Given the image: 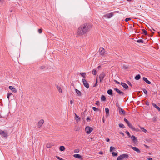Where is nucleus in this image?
Here are the masks:
<instances>
[{"mask_svg":"<svg viewBox=\"0 0 160 160\" xmlns=\"http://www.w3.org/2000/svg\"><path fill=\"white\" fill-rule=\"evenodd\" d=\"M92 26L88 24H84L78 28V34L79 35H83L88 32L90 30Z\"/></svg>","mask_w":160,"mask_h":160,"instance_id":"1","label":"nucleus"},{"mask_svg":"<svg viewBox=\"0 0 160 160\" xmlns=\"http://www.w3.org/2000/svg\"><path fill=\"white\" fill-rule=\"evenodd\" d=\"M129 156L127 154H123L119 156L117 158V160H122L124 158H127Z\"/></svg>","mask_w":160,"mask_h":160,"instance_id":"2","label":"nucleus"},{"mask_svg":"<svg viewBox=\"0 0 160 160\" xmlns=\"http://www.w3.org/2000/svg\"><path fill=\"white\" fill-rule=\"evenodd\" d=\"M99 52L100 54L102 56L104 55L105 53H106L104 49L103 48H100Z\"/></svg>","mask_w":160,"mask_h":160,"instance_id":"3","label":"nucleus"},{"mask_svg":"<svg viewBox=\"0 0 160 160\" xmlns=\"http://www.w3.org/2000/svg\"><path fill=\"white\" fill-rule=\"evenodd\" d=\"M93 130V128L91 127H86L85 128V131L88 134H90Z\"/></svg>","mask_w":160,"mask_h":160,"instance_id":"4","label":"nucleus"},{"mask_svg":"<svg viewBox=\"0 0 160 160\" xmlns=\"http://www.w3.org/2000/svg\"><path fill=\"white\" fill-rule=\"evenodd\" d=\"M105 76V73L103 72L102 73L100 74L99 76V78L101 82L103 80Z\"/></svg>","mask_w":160,"mask_h":160,"instance_id":"5","label":"nucleus"},{"mask_svg":"<svg viewBox=\"0 0 160 160\" xmlns=\"http://www.w3.org/2000/svg\"><path fill=\"white\" fill-rule=\"evenodd\" d=\"M118 110L119 112V113L120 114H122V115H125V111L122 109L121 108L118 107Z\"/></svg>","mask_w":160,"mask_h":160,"instance_id":"6","label":"nucleus"},{"mask_svg":"<svg viewBox=\"0 0 160 160\" xmlns=\"http://www.w3.org/2000/svg\"><path fill=\"white\" fill-rule=\"evenodd\" d=\"M82 81L84 86L87 88H88L89 87V84L87 82L86 80L84 79H82Z\"/></svg>","mask_w":160,"mask_h":160,"instance_id":"7","label":"nucleus"},{"mask_svg":"<svg viewBox=\"0 0 160 160\" xmlns=\"http://www.w3.org/2000/svg\"><path fill=\"white\" fill-rule=\"evenodd\" d=\"M44 122V120L43 119H41L40 120L38 124H37V126L38 128L41 127L43 124Z\"/></svg>","mask_w":160,"mask_h":160,"instance_id":"8","label":"nucleus"},{"mask_svg":"<svg viewBox=\"0 0 160 160\" xmlns=\"http://www.w3.org/2000/svg\"><path fill=\"white\" fill-rule=\"evenodd\" d=\"M114 90H115L120 95L123 96L124 94V93L123 92L121 91L120 90L117 88H114Z\"/></svg>","mask_w":160,"mask_h":160,"instance_id":"9","label":"nucleus"},{"mask_svg":"<svg viewBox=\"0 0 160 160\" xmlns=\"http://www.w3.org/2000/svg\"><path fill=\"white\" fill-rule=\"evenodd\" d=\"M131 139L132 140L133 142L135 144L138 141L137 138L135 136L132 135L131 137Z\"/></svg>","mask_w":160,"mask_h":160,"instance_id":"10","label":"nucleus"},{"mask_svg":"<svg viewBox=\"0 0 160 160\" xmlns=\"http://www.w3.org/2000/svg\"><path fill=\"white\" fill-rule=\"evenodd\" d=\"M113 15V14L112 13H108L105 15H104L103 16L105 18H111Z\"/></svg>","mask_w":160,"mask_h":160,"instance_id":"11","label":"nucleus"},{"mask_svg":"<svg viewBox=\"0 0 160 160\" xmlns=\"http://www.w3.org/2000/svg\"><path fill=\"white\" fill-rule=\"evenodd\" d=\"M9 89L11 90L12 92L15 93H16L17 92V89L14 87L12 86H9Z\"/></svg>","mask_w":160,"mask_h":160,"instance_id":"12","label":"nucleus"},{"mask_svg":"<svg viewBox=\"0 0 160 160\" xmlns=\"http://www.w3.org/2000/svg\"><path fill=\"white\" fill-rule=\"evenodd\" d=\"M121 84L125 89H127L128 88V86L125 83L121 82Z\"/></svg>","mask_w":160,"mask_h":160,"instance_id":"13","label":"nucleus"},{"mask_svg":"<svg viewBox=\"0 0 160 160\" xmlns=\"http://www.w3.org/2000/svg\"><path fill=\"white\" fill-rule=\"evenodd\" d=\"M131 148L134 151H136L138 153L140 152V151L137 147H133L132 146H131Z\"/></svg>","mask_w":160,"mask_h":160,"instance_id":"14","label":"nucleus"},{"mask_svg":"<svg viewBox=\"0 0 160 160\" xmlns=\"http://www.w3.org/2000/svg\"><path fill=\"white\" fill-rule=\"evenodd\" d=\"M75 91L76 93H77L78 95L79 96H81V92L79 90L76 89H75Z\"/></svg>","mask_w":160,"mask_h":160,"instance_id":"15","label":"nucleus"},{"mask_svg":"<svg viewBox=\"0 0 160 160\" xmlns=\"http://www.w3.org/2000/svg\"><path fill=\"white\" fill-rule=\"evenodd\" d=\"M143 81H145L148 84H151V82L148 80L147 78L144 77L143 78Z\"/></svg>","mask_w":160,"mask_h":160,"instance_id":"16","label":"nucleus"},{"mask_svg":"<svg viewBox=\"0 0 160 160\" xmlns=\"http://www.w3.org/2000/svg\"><path fill=\"white\" fill-rule=\"evenodd\" d=\"M56 87L59 92L61 93L62 92V89L58 85H56Z\"/></svg>","mask_w":160,"mask_h":160,"instance_id":"17","label":"nucleus"},{"mask_svg":"<svg viewBox=\"0 0 160 160\" xmlns=\"http://www.w3.org/2000/svg\"><path fill=\"white\" fill-rule=\"evenodd\" d=\"M75 119L77 122H78V121H80V119L78 115H77V114H76L75 113Z\"/></svg>","mask_w":160,"mask_h":160,"instance_id":"18","label":"nucleus"},{"mask_svg":"<svg viewBox=\"0 0 160 160\" xmlns=\"http://www.w3.org/2000/svg\"><path fill=\"white\" fill-rule=\"evenodd\" d=\"M4 137H8L7 133L5 132L4 131L2 132V134L1 135Z\"/></svg>","mask_w":160,"mask_h":160,"instance_id":"19","label":"nucleus"},{"mask_svg":"<svg viewBox=\"0 0 160 160\" xmlns=\"http://www.w3.org/2000/svg\"><path fill=\"white\" fill-rule=\"evenodd\" d=\"M105 112L106 113V114L108 116H109V110L108 108H105Z\"/></svg>","mask_w":160,"mask_h":160,"instance_id":"20","label":"nucleus"},{"mask_svg":"<svg viewBox=\"0 0 160 160\" xmlns=\"http://www.w3.org/2000/svg\"><path fill=\"white\" fill-rule=\"evenodd\" d=\"M129 128L131 129L132 130H133L134 129V127L131 123H130L128 125Z\"/></svg>","mask_w":160,"mask_h":160,"instance_id":"21","label":"nucleus"},{"mask_svg":"<svg viewBox=\"0 0 160 160\" xmlns=\"http://www.w3.org/2000/svg\"><path fill=\"white\" fill-rule=\"evenodd\" d=\"M73 156L75 158H81V156L79 154H74L73 155Z\"/></svg>","mask_w":160,"mask_h":160,"instance_id":"22","label":"nucleus"},{"mask_svg":"<svg viewBox=\"0 0 160 160\" xmlns=\"http://www.w3.org/2000/svg\"><path fill=\"white\" fill-rule=\"evenodd\" d=\"M65 149V147L64 146H61L59 148V150L60 151H64Z\"/></svg>","mask_w":160,"mask_h":160,"instance_id":"23","label":"nucleus"},{"mask_svg":"<svg viewBox=\"0 0 160 160\" xmlns=\"http://www.w3.org/2000/svg\"><path fill=\"white\" fill-rule=\"evenodd\" d=\"M141 76L139 74H138L135 77V79L136 80H138L140 78Z\"/></svg>","mask_w":160,"mask_h":160,"instance_id":"24","label":"nucleus"},{"mask_svg":"<svg viewBox=\"0 0 160 160\" xmlns=\"http://www.w3.org/2000/svg\"><path fill=\"white\" fill-rule=\"evenodd\" d=\"M139 127L140 128L142 131L145 132H147V130L145 129L143 127H141L139 125Z\"/></svg>","mask_w":160,"mask_h":160,"instance_id":"25","label":"nucleus"},{"mask_svg":"<svg viewBox=\"0 0 160 160\" xmlns=\"http://www.w3.org/2000/svg\"><path fill=\"white\" fill-rule=\"evenodd\" d=\"M108 93L110 95L112 94V90L111 89H109L107 91Z\"/></svg>","mask_w":160,"mask_h":160,"instance_id":"26","label":"nucleus"},{"mask_svg":"<svg viewBox=\"0 0 160 160\" xmlns=\"http://www.w3.org/2000/svg\"><path fill=\"white\" fill-rule=\"evenodd\" d=\"M101 99L102 101H104L106 99L104 95H102L101 97Z\"/></svg>","mask_w":160,"mask_h":160,"instance_id":"27","label":"nucleus"},{"mask_svg":"<svg viewBox=\"0 0 160 160\" xmlns=\"http://www.w3.org/2000/svg\"><path fill=\"white\" fill-rule=\"evenodd\" d=\"M137 42L138 43H143V42H144V41H143V40L142 39H140L138 40L137 41Z\"/></svg>","mask_w":160,"mask_h":160,"instance_id":"28","label":"nucleus"},{"mask_svg":"<svg viewBox=\"0 0 160 160\" xmlns=\"http://www.w3.org/2000/svg\"><path fill=\"white\" fill-rule=\"evenodd\" d=\"M119 126L120 128H125V127L124 126V125L122 124V123H119Z\"/></svg>","mask_w":160,"mask_h":160,"instance_id":"29","label":"nucleus"},{"mask_svg":"<svg viewBox=\"0 0 160 160\" xmlns=\"http://www.w3.org/2000/svg\"><path fill=\"white\" fill-rule=\"evenodd\" d=\"M92 73L94 75H96L97 73V72L96 70L95 69H93L92 71Z\"/></svg>","mask_w":160,"mask_h":160,"instance_id":"30","label":"nucleus"},{"mask_svg":"<svg viewBox=\"0 0 160 160\" xmlns=\"http://www.w3.org/2000/svg\"><path fill=\"white\" fill-rule=\"evenodd\" d=\"M124 121L126 123L127 125L129 124L130 122H129V121L126 118H124Z\"/></svg>","mask_w":160,"mask_h":160,"instance_id":"31","label":"nucleus"},{"mask_svg":"<svg viewBox=\"0 0 160 160\" xmlns=\"http://www.w3.org/2000/svg\"><path fill=\"white\" fill-rule=\"evenodd\" d=\"M114 149H115V148L111 146V147H110V152H111L112 151L114 150Z\"/></svg>","mask_w":160,"mask_h":160,"instance_id":"32","label":"nucleus"},{"mask_svg":"<svg viewBox=\"0 0 160 160\" xmlns=\"http://www.w3.org/2000/svg\"><path fill=\"white\" fill-rule=\"evenodd\" d=\"M112 155L113 156H117V155H118V154H117V152H112Z\"/></svg>","mask_w":160,"mask_h":160,"instance_id":"33","label":"nucleus"},{"mask_svg":"<svg viewBox=\"0 0 160 160\" xmlns=\"http://www.w3.org/2000/svg\"><path fill=\"white\" fill-rule=\"evenodd\" d=\"M80 75H81L84 78H85V76L86 75V73L83 72H81L80 73Z\"/></svg>","mask_w":160,"mask_h":160,"instance_id":"34","label":"nucleus"},{"mask_svg":"<svg viewBox=\"0 0 160 160\" xmlns=\"http://www.w3.org/2000/svg\"><path fill=\"white\" fill-rule=\"evenodd\" d=\"M142 31H143V33L144 34H145V35H146L147 34V31H146V30H145V29H142Z\"/></svg>","mask_w":160,"mask_h":160,"instance_id":"35","label":"nucleus"},{"mask_svg":"<svg viewBox=\"0 0 160 160\" xmlns=\"http://www.w3.org/2000/svg\"><path fill=\"white\" fill-rule=\"evenodd\" d=\"M92 108L94 111L99 110V109L98 108L95 107H92Z\"/></svg>","mask_w":160,"mask_h":160,"instance_id":"36","label":"nucleus"},{"mask_svg":"<svg viewBox=\"0 0 160 160\" xmlns=\"http://www.w3.org/2000/svg\"><path fill=\"white\" fill-rule=\"evenodd\" d=\"M142 90L144 92V93L145 94H147V91L145 89H142Z\"/></svg>","mask_w":160,"mask_h":160,"instance_id":"37","label":"nucleus"},{"mask_svg":"<svg viewBox=\"0 0 160 160\" xmlns=\"http://www.w3.org/2000/svg\"><path fill=\"white\" fill-rule=\"evenodd\" d=\"M12 95V93H8L7 94V97L8 98V99H9V97L10 95Z\"/></svg>","mask_w":160,"mask_h":160,"instance_id":"38","label":"nucleus"},{"mask_svg":"<svg viewBox=\"0 0 160 160\" xmlns=\"http://www.w3.org/2000/svg\"><path fill=\"white\" fill-rule=\"evenodd\" d=\"M152 120L154 122H155L157 120V117H154L152 118Z\"/></svg>","mask_w":160,"mask_h":160,"instance_id":"39","label":"nucleus"},{"mask_svg":"<svg viewBox=\"0 0 160 160\" xmlns=\"http://www.w3.org/2000/svg\"><path fill=\"white\" fill-rule=\"evenodd\" d=\"M126 134L127 135H128L129 137H130L131 136L129 132L128 131H126Z\"/></svg>","mask_w":160,"mask_h":160,"instance_id":"40","label":"nucleus"},{"mask_svg":"<svg viewBox=\"0 0 160 160\" xmlns=\"http://www.w3.org/2000/svg\"><path fill=\"white\" fill-rule=\"evenodd\" d=\"M56 158L59 160H64L62 158L59 157L58 156H56Z\"/></svg>","mask_w":160,"mask_h":160,"instance_id":"41","label":"nucleus"},{"mask_svg":"<svg viewBox=\"0 0 160 160\" xmlns=\"http://www.w3.org/2000/svg\"><path fill=\"white\" fill-rule=\"evenodd\" d=\"M133 131H135L137 132H139L140 131L139 130L138 128H134V129L133 130Z\"/></svg>","mask_w":160,"mask_h":160,"instance_id":"42","label":"nucleus"},{"mask_svg":"<svg viewBox=\"0 0 160 160\" xmlns=\"http://www.w3.org/2000/svg\"><path fill=\"white\" fill-rule=\"evenodd\" d=\"M79 151V149H76L74 150V152H78Z\"/></svg>","mask_w":160,"mask_h":160,"instance_id":"43","label":"nucleus"},{"mask_svg":"<svg viewBox=\"0 0 160 160\" xmlns=\"http://www.w3.org/2000/svg\"><path fill=\"white\" fill-rule=\"evenodd\" d=\"M131 19L130 18H126V19H125V21L126 22H128V21L129 20H130Z\"/></svg>","mask_w":160,"mask_h":160,"instance_id":"44","label":"nucleus"},{"mask_svg":"<svg viewBox=\"0 0 160 160\" xmlns=\"http://www.w3.org/2000/svg\"><path fill=\"white\" fill-rule=\"evenodd\" d=\"M97 105H100V102L99 101H96L95 103Z\"/></svg>","mask_w":160,"mask_h":160,"instance_id":"45","label":"nucleus"},{"mask_svg":"<svg viewBox=\"0 0 160 160\" xmlns=\"http://www.w3.org/2000/svg\"><path fill=\"white\" fill-rule=\"evenodd\" d=\"M152 104L155 108H156V107H157L158 106L156 104H154V103H152Z\"/></svg>","mask_w":160,"mask_h":160,"instance_id":"46","label":"nucleus"},{"mask_svg":"<svg viewBox=\"0 0 160 160\" xmlns=\"http://www.w3.org/2000/svg\"><path fill=\"white\" fill-rule=\"evenodd\" d=\"M38 32L39 33H41L42 32V30L41 29H39L38 30Z\"/></svg>","mask_w":160,"mask_h":160,"instance_id":"47","label":"nucleus"},{"mask_svg":"<svg viewBox=\"0 0 160 160\" xmlns=\"http://www.w3.org/2000/svg\"><path fill=\"white\" fill-rule=\"evenodd\" d=\"M45 68V67L44 66H41L40 67V68L41 69H44Z\"/></svg>","mask_w":160,"mask_h":160,"instance_id":"48","label":"nucleus"},{"mask_svg":"<svg viewBox=\"0 0 160 160\" xmlns=\"http://www.w3.org/2000/svg\"><path fill=\"white\" fill-rule=\"evenodd\" d=\"M127 82V83L130 86H132V84L131 83V82L129 81H128Z\"/></svg>","mask_w":160,"mask_h":160,"instance_id":"49","label":"nucleus"},{"mask_svg":"<svg viewBox=\"0 0 160 160\" xmlns=\"http://www.w3.org/2000/svg\"><path fill=\"white\" fill-rule=\"evenodd\" d=\"M97 82H98V80H97V78L96 80V82H95V84L94 85V86H93L94 87H95L97 85Z\"/></svg>","mask_w":160,"mask_h":160,"instance_id":"50","label":"nucleus"},{"mask_svg":"<svg viewBox=\"0 0 160 160\" xmlns=\"http://www.w3.org/2000/svg\"><path fill=\"white\" fill-rule=\"evenodd\" d=\"M146 105L149 106V103L148 101H146Z\"/></svg>","mask_w":160,"mask_h":160,"instance_id":"51","label":"nucleus"},{"mask_svg":"<svg viewBox=\"0 0 160 160\" xmlns=\"http://www.w3.org/2000/svg\"><path fill=\"white\" fill-rule=\"evenodd\" d=\"M119 133H120V134H121V135H123V136H124V133L123 132H119Z\"/></svg>","mask_w":160,"mask_h":160,"instance_id":"52","label":"nucleus"},{"mask_svg":"<svg viewBox=\"0 0 160 160\" xmlns=\"http://www.w3.org/2000/svg\"><path fill=\"white\" fill-rule=\"evenodd\" d=\"M159 112H160V108H159L158 106L156 108Z\"/></svg>","mask_w":160,"mask_h":160,"instance_id":"53","label":"nucleus"},{"mask_svg":"<svg viewBox=\"0 0 160 160\" xmlns=\"http://www.w3.org/2000/svg\"><path fill=\"white\" fill-rule=\"evenodd\" d=\"M123 67L125 69H127L128 68V67H126L125 65L123 66Z\"/></svg>","mask_w":160,"mask_h":160,"instance_id":"54","label":"nucleus"},{"mask_svg":"<svg viewBox=\"0 0 160 160\" xmlns=\"http://www.w3.org/2000/svg\"><path fill=\"white\" fill-rule=\"evenodd\" d=\"M148 160H152V158L149 157V158H148Z\"/></svg>","mask_w":160,"mask_h":160,"instance_id":"55","label":"nucleus"},{"mask_svg":"<svg viewBox=\"0 0 160 160\" xmlns=\"http://www.w3.org/2000/svg\"><path fill=\"white\" fill-rule=\"evenodd\" d=\"M114 81L115 82L117 83L118 84H120V82H119L118 81H117L116 80H114Z\"/></svg>","mask_w":160,"mask_h":160,"instance_id":"56","label":"nucleus"},{"mask_svg":"<svg viewBox=\"0 0 160 160\" xmlns=\"http://www.w3.org/2000/svg\"><path fill=\"white\" fill-rule=\"evenodd\" d=\"M3 131L0 129V135H1L2 134V132H3Z\"/></svg>","mask_w":160,"mask_h":160,"instance_id":"57","label":"nucleus"},{"mask_svg":"<svg viewBox=\"0 0 160 160\" xmlns=\"http://www.w3.org/2000/svg\"><path fill=\"white\" fill-rule=\"evenodd\" d=\"M109 140H110V139H109V138H107V139H106V141L107 142H109Z\"/></svg>","mask_w":160,"mask_h":160,"instance_id":"58","label":"nucleus"},{"mask_svg":"<svg viewBox=\"0 0 160 160\" xmlns=\"http://www.w3.org/2000/svg\"><path fill=\"white\" fill-rule=\"evenodd\" d=\"M87 120H90V118H89V117H88L87 118Z\"/></svg>","mask_w":160,"mask_h":160,"instance_id":"59","label":"nucleus"},{"mask_svg":"<svg viewBox=\"0 0 160 160\" xmlns=\"http://www.w3.org/2000/svg\"><path fill=\"white\" fill-rule=\"evenodd\" d=\"M4 0H0V2H4Z\"/></svg>","mask_w":160,"mask_h":160,"instance_id":"60","label":"nucleus"},{"mask_svg":"<svg viewBox=\"0 0 160 160\" xmlns=\"http://www.w3.org/2000/svg\"><path fill=\"white\" fill-rule=\"evenodd\" d=\"M70 102V104H72L73 103V102L72 100H71Z\"/></svg>","mask_w":160,"mask_h":160,"instance_id":"61","label":"nucleus"},{"mask_svg":"<svg viewBox=\"0 0 160 160\" xmlns=\"http://www.w3.org/2000/svg\"><path fill=\"white\" fill-rule=\"evenodd\" d=\"M101 68V66H98V67H97V68L98 69H99V68Z\"/></svg>","mask_w":160,"mask_h":160,"instance_id":"62","label":"nucleus"},{"mask_svg":"<svg viewBox=\"0 0 160 160\" xmlns=\"http://www.w3.org/2000/svg\"><path fill=\"white\" fill-rule=\"evenodd\" d=\"M99 154H102V152H99Z\"/></svg>","mask_w":160,"mask_h":160,"instance_id":"63","label":"nucleus"},{"mask_svg":"<svg viewBox=\"0 0 160 160\" xmlns=\"http://www.w3.org/2000/svg\"><path fill=\"white\" fill-rule=\"evenodd\" d=\"M102 121H103V122H104V118H103Z\"/></svg>","mask_w":160,"mask_h":160,"instance_id":"64","label":"nucleus"}]
</instances>
